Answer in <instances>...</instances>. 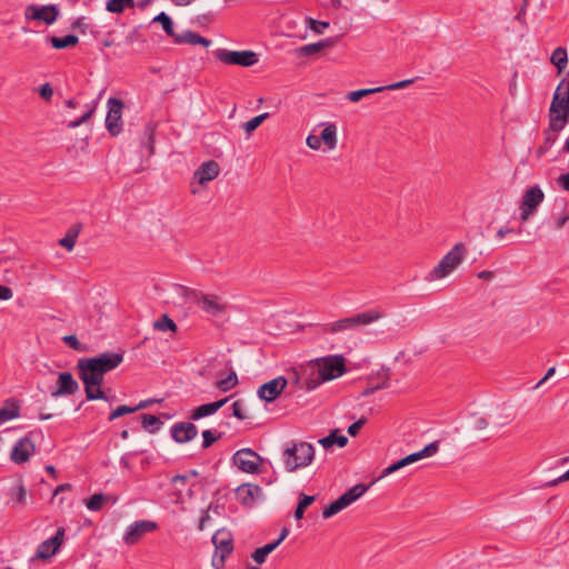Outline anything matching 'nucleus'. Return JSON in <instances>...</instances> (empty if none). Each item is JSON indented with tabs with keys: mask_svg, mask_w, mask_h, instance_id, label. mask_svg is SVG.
Segmentation results:
<instances>
[{
	"mask_svg": "<svg viewBox=\"0 0 569 569\" xmlns=\"http://www.w3.org/2000/svg\"><path fill=\"white\" fill-rule=\"evenodd\" d=\"M78 375L84 385L87 400H106L109 398L100 389L103 377L91 358H81L77 363Z\"/></svg>",
	"mask_w": 569,
	"mask_h": 569,
	"instance_id": "1",
	"label": "nucleus"
},
{
	"mask_svg": "<svg viewBox=\"0 0 569 569\" xmlns=\"http://www.w3.org/2000/svg\"><path fill=\"white\" fill-rule=\"evenodd\" d=\"M382 317L383 315L378 310H368L351 317L327 322L322 325V332L335 335L342 331L352 330L360 326H368L375 321L380 320Z\"/></svg>",
	"mask_w": 569,
	"mask_h": 569,
	"instance_id": "2",
	"label": "nucleus"
},
{
	"mask_svg": "<svg viewBox=\"0 0 569 569\" xmlns=\"http://www.w3.org/2000/svg\"><path fill=\"white\" fill-rule=\"evenodd\" d=\"M467 253L465 243H456L448 251L429 274V280H438L451 274L462 262Z\"/></svg>",
	"mask_w": 569,
	"mask_h": 569,
	"instance_id": "3",
	"label": "nucleus"
},
{
	"mask_svg": "<svg viewBox=\"0 0 569 569\" xmlns=\"http://www.w3.org/2000/svg\"><path fill=\"white\" fill-rule=\"evenodd\" d=\"M180 289L187 300L200 306L201 309L210 316H219L227 309V303L222 302L221 299L214 295L203 293L183 286H181Z\"/></svg>",
	"mask_w": 569,
	"mask_h": 569,
	"instance_id": "4",
	"label": "nucleus"
},
{
	"mask_svg": "<svg viewBox=\"0 0 569 569\" xmlns=\"http://www.w3.org/2000/svg\"><path fill=\"white\" fill-rule=\"evenodd\" d=\"M315 456V449L310 443L300 442L288 447L283 452L286 468L293 471L309 465Z\"/></svg>",
	"mask_w": 569,
	"mask_h": 569,
	"instance_id": "5",
	"label": "nucleus"
},
{
	"mask_svg": "<svg viewBox=\"0 0 569 569\" xmlns=\"http://www.w3.org/2000/svg\"><path fill=\"white\" fill-rule=\"evenodd\" d=\"M567 79H562L555 90L553 98L549 108V119L559 120L569 123V87L566 86Z\"/></svg>",
	"mask_w": 569,
	"mask_h": 569,
	"instance_id": "6",
	"label": "nucleus"
},
{
	"mask_svg": "<svg viewBox=\"0 0 569 569\" xmlns=\"http://www.w3.org/2000/svg\"><path fill=\"white\" fill-rule=\"evenodd\" d=\"M211 541L216 548L211 565L214 569H222L227 557L233 551L232 533L220 529L212 536Z\"/></svg>",
	"mask_w": 569,
	"mask_h": 569,
	"instance_id": "7",
	"label": "nucleus"
},
{
	"mask_svg": "<svg viewBox=\"0 0 569 569\" xmlns=\"http://www.w3.org/2000/svg\"><path fill=\"white\" fill-rule=\"evenodd\" d=\"M296 385L307 391L320 385V358L312 359L296 370Z\"/></svg>",
	"mask_w": 569,
	"mask_h": 569,
	"instance_id": "8",
	"label": "nucleus"
},
{
	"mask_svg": "<svg viewBox=\"0 0 569 569\" xmlns=\"http://www.w3.org/2000/svg\"><path fill=\"white\" fill-rule=\"evenodd\" d=\"M367 485H356L352 488H350L348 491H346L343 495H341L337 500L329 503L323 510H322V517L323 518H330L341 510L349 507L352 502L358 500L360 497H362L366 491L368 490Z\"/></svg>",
	"mask_w": 569,
	"mask_h": 569,
	"instance_id": "9",
	"label": "nucleus"
},
{
	"mask_svg": "<svg viewBox=\"0 0 569 569\" xmlns=\"http://www.w3.org/2000/svg\"><path fill=\"white\" fill-rule=\"evenodd\" d=\"M347 358L335 353L322 356V385L341 378L348 372Z\"/></svg>",
	"mask_w": 569,
	"mask_h": 569,
	"instance_id": "10",
	"label": "nucleus"
},
{
	"mask_svg": "<svg viewBox=\"0 0 569 569\" xmlns=\"http://www.w3.org/2000/svg\"><path fill=\"white\" fill-rule=\"evenodd\" d=\"M213 56L217 60L226 64H236L241 67H251L259 61L258 54L251 50L230 51L228 49L220 48L213 52Z\"/></svg>",
	"mask_w": 569,
	"mask_h": 569,
	"instance_id": "11",
	"label": "nucleus"
},
{
	"mask_svg": "<svg viewBox=\"0 0 569 569\" xmlns=\"http://www.w3.org/2000/svg\"><path fill=\"white\" fill-rule=\"evenodd\" d=\"M232 461L243 472L259 473L263 459L251 448H242L233 453Z\"/></svg>",
	"mask_w": 569,
	"mask_h": 569,
	"instance_id": "12",
	"label": "nucleus"
},
{
	"mask_svg": "<svg viewBox=\"0 0 569 569\" xmlns=\"http://www.w3.org/2000/svg\"><path fill=\"white\" fill-rule=\"evenodd\" d=\"M543 199L545 193L538 186L530 187L526 190L519 206L521 222L529 220V218L537 211Z\"/></svg>",
	"mask_w": 569,
	"mask_h": 569,
	"instance_id": "13",
	"label": "nucleus"
},
{
	"mask_svg": "<svg viewBox=\"0 0 569 569\" xmlns=\"http://www.w3.org/2000/svg\"><path fill=\"white\" fill-rule=\"evenodd\" d=\"M107 106L106 128L112 137H117L122 130V110L124 103L121 99L111 97L108 99Z\"/></svg>",
	"mask_w": 569,
	"mask_h": 569,
	"instance_id": "14",
	"label": "nucleus"
},
{
	"mask_svg": "<svg viewBox=\"0 0 569 569\" xmlns=\"http://www.w3.org/2000/svg\"><path fill=\"white\" fill-rule=\"evenodd\" d=\"M438 450H439V442L433 441V442L429 443L428 446H426L422 450H420L418 452H413V453L396 461L395 463L390 465L386 469H383V471L381 473V478L387 477V476H389V475H391V473L400 470L401 468H405L413 462H417L420 459L431 457Z\"/></svg>",
	"mask_w": 569,
	"mask_h": 569,
	"instance_id": "15",
	"label": "nucleus"
},
{
	"mask_svg": "<svg viewBox=\"0 0 569 569\" xmlns=\"http://www.w3.org/2000/svg\"><path fill=\"white\" fill-rule=\"evenodd\" d=\"M158 529L157 522L152 520H137L127 527L123 541L128 546H133L140 541V539L149 532Z\"/></svg>",
	"mask_w": 569,
	"mask_h": 569,
	"instance_id": "16",
	"label": "nucleus"
},
{
	"mask_svg": "<svg viewBox=\"0 0 569 569\" xmlns=\"http://www.w3.org/2000/svg\"><path fill=\"white\" fill-rule=\"evenodd\" d=\"M60 14L59 7L57 4L48 6H36L29 4L26 8V19L43 21L46 24H52L57 21Z\"/></svg>",
	"mask_w": 569,
	"mask_h": 569,
	"instance_id": "17",
	"label": "nucleus"
},
{
	"mask_svg": "<svg viewBox=\"0 0 569 569\" xmlns=\"http://www.w3.org/2000/svg\"><path fill=\"white\" fill-rule=\"evenodd\" d=\"M287 379L282 376H279L261 385L257 392L258 397L266 402H272L282 393L287 387Z\"/></svg>",
	"mask_w": 569,
	"mask_h": 569,
	"instance_id": "18",
	"label": "nucleus"
},
{
	"mask_svg": "<svg viewBox=\"0 0 569 569\" xmlns=\"http://www.w3.org/2000/svg\"><path fill=\"white\" fill-rule=\"evenodd\" d=\"M36 446L31 439V433L20 438L12 447L10 458L14 463H23L34 453Z\"/></svg>",
	"mask_w": 569,
	"mask_h": 569,
	"instance_id": "19",
	"label": "nucleus"
},
{
	"mask_svg": "<svg viewBox=\"0 0 569 569\" xmlns=\"http://www.w3.org/2000/svg\"><path fill=\"white\" fill-rule=\"evenodd\" d=\"M79 390V383L74 380L72 375L68 371L59 372L57 379V388L51 390L52 398L63 396H72Z\"/></svg>",
	"mask_w": 569,
	"mask_h": 569,
	"instance_id": "20",
	"label": "nucleus"
},
{
	"mask_svg": "<svg viewBox=\"0 0 569 569\" xmlns=\"http://www.w3.org/2000/svg\"><path fill=\"white\" fill-rule=\"evenodd\" d=\"M413 82H415V79H406V80H402V81H399V82H395V83H391V84H388V86H383V87H376V88H370V89H360V90H356V91L349 92L347 94V99L350 100L351 102H358L363 97H367L369 94L382 92L385 90L403 89V88L412 84Z\"/></svg>",
	"mask_w": 569,
	"mask_h": 569,
	"instance_id": "21",
	"label": "nucleus"
},
{
	"mask_svg": "<svg viewBox=\"0 0 569 569\" xmlns=\"http://www.w3.org/2000/svg\"><path fill=\"white\" fill-rule=\"evenodd\" d=\"M369 386L361 392L362 397H369L380 389L389 388L390 373L388 368H381L376 373L368 376Z\"/></svg>",
	"mask_w": 569,
	"mask_h": 569,
	"instance_id": "22",
	"label": "nucleus"
},
{
	"mask_svg": "<svg viewBox=\"0 0 569 569\" xmlns=\"http://www.w3.org/2000/svg\"><path fill=\"white\" fill-rule=\"evenodd\" d=\"M91 359L98 367L99 372L104 377L107 372L116 369L123 361V355L119 352H102Z\"/></svg>",
	"mask_w": 569,
	"mask_h": 569,
	"instance_id": "23",
	"label": "nucleus"
},
{
	"mask_svg": "<svg viewBox=\"0 0 569 569\" xmlns=\"http://www.w3.org/2000/svg\"><path fill=\"white\" fill-rule=\"evenodd\" d=\"M567 123L560 122L558 119H549V126L545 130V142L538 149V156H542L545 152H547L553 143L557 141L560 132L565 129Z\"/></svg>",
	"mask_w": 569,
	"mask_h": 569,
	"instance_id": "24",
	"label": "nucleus"
},
{
	"mask_svg": "<svg viewBox=\"0 0 569 569\" xmlns=\"http://www.w3.org/2000/svg\"><path fill=\"white\" fill-rule=\"evenodd\" d=\"M170 432L176 442L186 443L197 437L198 429L191 422H179L171 427Z\"/></svg>",
	"mask_w": 569,
	"mask_h": 569,
	"instance_id": "25",
	"label": "nucleus"
},
{
	"mask_svg": "<svg viewBox=\"0 0 569 569\" xmlns=\"http://www.w3.org/2000/svg\"><path fill=\"white\" fill-rule=\"evenodd\" d=\"M220 172L219 164L209 160L203 162L193 173V179L201 186L207 184L218 177Z\"/></svg>",
	"mask_w": 569,
	"mask_h": 569,
	"instance_id": "26",
	"label": "nucleus"
},
{
	"mask_svg": "<svg viewBox=\"0 0 569 569\" xmlns=\"http://www.w3.org/2000/svg\"><path fill=\"white\" fill-rule=\"evenodd\" d=\"M229 401V397H226L223 399H220L214 402H209L199 406L196 408L192 413L190 415V419L192 420H199L201 418L214 415L220 408H222L227 402Z\"/></svg>",
	"mask_w": 569,
	"mask_h": 569,
	"instance_id": "27",
	"label": "nucleus"
},
{
	"mask_svg": "<svg viewBox=\"0 0 569 569\" xmlns=\"http://www.w3.org/2000/svg\"><path fill=\"white\" fill-rule=\"evenodd\" d=\"M261 491V488L258 485L243 483L240 485L236 492L239 501L244 506H251L254 501L256 495Z\"/></svg>",
	"mask_w": 569,
	"mask_h": 569,
	"instance_id": "28",
	"label": "nucleus"
},
{
	"mask_svg": "<svg viewBox=\"0 0 569 569\" xmlns=\"http://www.w3.org/2000/svg\"><path fill=\"white\" fill-rule=\"evenodd\" d=\"M176 43L182 44L188 43L192 46H202V47H210L212 41L210 39H207L202 36H200L197 32H193L191 30H186L182 33H179V37L176 38Z\"/></svg>",
	"mask_w": 569,
	"mask_h": 569,
	"instance_id": "29",
	"label": "nucleus"
},
{
	"mask_svg": "<svg viewBox=\"0 0 569 569\" xmlns=\"http://www.w3.org/2000/svg\"><path fill=\"white\" fill-rule=\"evenodd\" d=\"M47 41L57 50L74 47L79 43V38L76 34H67L64 37H48Z\"/></svg>",
	"mask_w": 569,
	"mask_h": 569,
	"instance_id": "30",
	"label": "nucleus"
},
{
	"mask_svg": "<svg viewBox=\"0 0 569 569\" xmlns=\"http://www.w3.org/2000/svg\"><path fill=\"white\" fill-rule=\"evenodd\" d=\"M338 138H337V126L335 123H327L322 129V144L329 151H332L337 148Z\"/></svg>",
	"mask_w": 569,
	"mask_h": 569,
	"instance_id": "31",
	"label": "nucleus"
},
{
	"mask_svg": "<svg viewBox=\"0 0 569 569\" xmlns=\"http://www.w3.org/2000/svg\"><path fill=\"white\" fill-rule=\"evenodd\" d=\"M550 62L557 68V73L561 74L568 64L567 50L563 47L556 48L551 53Z\"/></svg>",
	"mask_w": 569,
	"mask_h": 569,
	"instance_id": "32",
	"label": "nucleus"
},
{
	"mask_svg": "<svg viewBox=\"0 0 569 569\" xmlns=\"http://www.w3.org/2000/svg\"><path fill=\"white\" fill-rule=\"evenodd\" d=\"M348 443V438L343 435H340L338 430H333L329 436L322 438V448L329 449L333 445L342 448Z\"/></svg>",
	"mask_w": 569,
	"mask_h": 569,
	"instance_id": "33",
	"label": "nucleus"
},
{
	"mask_svg": "<svg viewBox=\"0 0 569 569\" xmlns=\"http://www.w3.org/2000/svg\"><path fill=\"white\" fill-rule=\"evenodd\" d=\"M153 22H159L167 36L172 38L176 42V38L179 37V34L174 32L172 19L166 12H160L158 16H156L153 18Z\"/></svg>",
	"mask_w": 569,
	"mask_h": 569,
	"instance_id": "34",
	"label": "nucleus"
},
{
	"mask_svg": "<svg viewBox=\"0 0 569 569\" xmlns=\"http://www.w3.org/2000/svg\"><path fill=\"white\" fill-rule=\"evenodd\" d=\"M142 428L149 433H156L163 425V422L153 415L143 413L141 415Z\"/></svg>",
	"mask_w": 569,
	"mask_h": 569,
	"instance_id": "35",
	"label": "nucleus"
},
{
	"mask_svg": "<svg viewBox=\"0 0 569 569\" xmlns=\"http://www.w3.org/2000/svg\"><path fill=\"white\" fill-rule=\"evenodd\" d=\"M126 41H127L128 44L137 46L133 49L134 52H142V50L144 48V43L147 42L144 36L142 34V32L138 28H134L127 36Z\"/></svg>",
	"mask_w": 569,
	"mask_h": 569,
	"instance_id": "36",
	"label": "nucleus"
},
{
	"mask_svg": "<svg viewBox=\"0 0 569 569\" xmlns=\"http://www.w3.org/2000/svg\"><path fill=\"white\" fill-rule=\"evenodd\" d=\"M133 0H108L106 10L111 13H121L126 8H133Z\"/></svg>",
	"mask_w": 569,
	"mask_h": 569,
	"instance_id": "37",
	"label": "nucleus"
},
{
	"mask_svg": "<svg viewBox=\"0 0 569 569\" xmlns=\"http://www.w3.org/2000/svg\"><path fill=\"white\" fill-rule=\"evenodd\" d=\"M316 500V496H308L301 493L299 496V501L297 508L295 510V518L300 520L303 518L305 510Z\"/></svg>",
	"mask_w": 569,
	"mask_h": 569,
	"instance_id": "38",
	"label": "nucleus"
},
{
	"mask_svg": "<svg viewBox=\"0 0 569 569\" xmlns=\"http://www.w3.org/2000/svg\"><path fill=\"white\" fill-rule=\"evenodd\" d=\"M154 131H156V124L152 122H149L144 127V137L146 141L142 142V144L148 149L149 154L154 153Z\"/></svg>",
	"mask_w": 569,
	"mask_h": 569,
	"instance_id": "39",
	"label": "nucleus"
},
{
	"mask_svg": "<svg viewBox=\"0 0 569 569\" xmlns=\"http://www.w3.org/2000/svg\"><path fill=\"white\" fill-rule=\"evenodd\" d=\"M237 385H238V376L233 370H231V372L228 375V377H226L221 380H218L216 382V387L223 392L231 390Z\"/></svg>",
	"mask_w": 569,
	"mask_h": 569,
	"instance_id": "40",
	"label": "nucleus"
},
{
	"mask_svg": "<svg viewBox=\"0 0 569 569\" xmlns=\"http://www.w3.org/2000/svg\"><path fill=\"white\" fill-rule=\"evenodd\" d=\"M26 488L21 481L10 489L9 496L16 505H23L26 502Z\"/></svg>",
	"mask_w": 569,
	"mask_h": 569,
	"instance_id": "41",
	"label": "nucleus"
},
{
	"mask_svg": "<svg viewBox=\"0 0 569 569\" xmlns=\"http://www.w3.org/2000/svg\"><path fill=\"white\" fill-rule=\"evenodd\" d=\"M108 499L109 497L103 493H94L87 500L86 506L91 511H98Z\"/></svg>",
	"mask_w": 569,
	"mask_h": 569,
	"instance_id": "42",
	"label": "nucleus"
},
{
	"mask_svg": "<svg viewBox=\"0 0 569 569\" xmlns=\"http://www.w3.org/2000/svg\"><path fill=\"white\" fill-rule=\"evenodd\" d=\"M153 327L160 331H177L176 322L169 318L168 315H162L160 319H158Z\"/></svg>",
	"mask_w": 569,
	"mask_h": 569,
	"instance_id": "43",
	"label": "nucleus"
},
{
	"mask_svg": "<svg viewBox=\"0 0 569 569\" xmlns=\"http://www.w3.org/2000/svg\"><path fill=\"white\" fill-rule=\"evenodd\" d=\"M269 117L268 112L261 113L259 116L253 117L249 121L244 122L242 124L244 131L248 136L251 134L252 131H254L267 118Z\"/></svg>",
	"mask_w": 569,
	"mask_h": 569,
	"instance_id": "44",
	"label": "nucleus"
},
{
	"mask_svg": "<svg viewBox=\"0 0 569 569\" xmlns=\"http://www.w3.org/2000/svg\"><path fill=\"white\" fill-rule=\"evenodd\" d=\"M56 553L53 546L50 545V542L44 540L40 543V546L37 549V558L39 559H49Z\"/></svg>",
	"mask_w": 569,
	"mask_h": 569,
	"instance_id": "45",
	"label": "nucleus"
},
{
	"mask_svg": "<svg viewBox=\"0 0 569 569\" xmlns=\"http://www.w3.org/2000/svg\"><path fill=\"white\" fill-rule=\"evenodd\" d=\"M96 108H97V103H93L80 118L70 121L68 123V127L74 129V128H78L81 124L86 123L94 113Z\"/></svg>",
	"mask_w": 569,
	"mask_h": 569,
	"instance_id": "46",
	"label": "nucleus"
},
{
	"mask_svg": "<svg viewBox=\"0 0 569 569\" xmlns=\"http://www.w3.org/2000/svg\"><path fill=\"white\" fill-rule=\"evenodd\" d=\"M17 417H19V408L17 406H13L11 408H0V423H3Z\"/></svg>",
	"mask_w": 569,
	"mask_h": 569,
	"instance_id": "47",
	"label": "nucleus"
},
{
	"mask_svg": "<svg viewBox=\"0 0 569 569\" xmlns=\"http://www.w3.org/2000/svg\"><path fill=\"white\" fill-rule=\"evenodd\" d=\"M136 412L134 410V407H130V406H126V405H122V406H119L118 408H116L109 416L108 420L109 421H113L124 415H129V413H133Z\"/></svg>",
	"mask_w": 569,
	"mask_h": 569,
	"instance_id": "48",
	"label": "nucleus"
},
{
	"mask_svg": "<svg viewBox=\"0 0 569 569\" xmlns=\"http://www.w3.org/2000/svg\"><path fill=\"white\" fill-rule=\"evenodd\" d=\"M222 437V433H218V435H214L211 430H204L202 431V438H203V442H202V447L204 449L211 447L218 439H220Z\"/></svg>",
	"mask_w": 569,
	"mask_h": 569,
	"instance_id": "49",
	"label": "nucleus"
},
{
	"mask_svg": "<svg viewBox=\"0 0 569 569\" xmlns=\"http://www.w3.org/2000/svg\"><path fill=\"white\" fill-rule=\"evenodd\" d=\"M317 52H320V41L313 42V43H310V44H306V46L300 47L299 49H297V54L299 57L309 56V54H313V53H317Z\"/></svg>",
	"mask_w": 569,
	"mask_h": 569,
	"instance_id": "50",
	"label": "nucleus"
},
{
	"mask_svg": "<svg viewBox=\"0 0 569 569\" xmlns=\"http://www.w3.org/2000/svg\"><path fill=\"white\" fill-rule=\"evenodd\" d=\"M63 342L71 349L76 350V351H83V346L82 343L79 341V339L77 338L76 335H69V336H64L62 338Z\"/></svg>",
	"mask_w": 569,
	"mask_h": 569,
	"instance_id": "51",
	"label": "nucleus"
},
{
	"mask_svg": "<svg viewBox=\"0 0 569 569\" xmlns=\"http://www.w3.org/2000/svg\"><path fill=\"white\" fill-rule=\"evenodd\" d=\"M343 37V32L339 33L335 37H328L322 38V56L325 54V51L329 48H332L336 46V43Z\"/></svg>",
	"mask_w": 569,
	"mask_h": 569,
	"instance_id": "52",
	"label": "nucleus"
},
{
	"mask_svg": "<svg viewBox=\"0 0 569 569\" xmlns=\"http://www.w3.org/2000/svg\"><path fill=\"white\" fill-rule=\"evenodd\" d=\"M38 91H39L40 97L43 100H46V101L51 100L52 94H53V89L49 82L41 84Z\"/></svg>",
	"mask_w": 569,
	"mask_h": 569,
	"instance_id": "53",
	"label": "nucleus"
},
{
	"mask_svg": "<svg viewBox=\"0 0 569 569\" xmlns=\"http://www.w3.org/2000/svg\"><path fill=\"white\" fill-rule=\"evenodd\" d=\"M232 415L239 420L246 419V415L243 413V403L241 400H237L232 403Z\"/></svg>",
	"mask_w": 569,
	"mask_h": 569,
	"instance_id": "54",
	"label": "nucleus"
},
{
	"mask_svg": "<svg viewBox=\"0 0 569 569\" xmlns=\"http://www.w3.org/2000/svg\"><path fill=\"white\" fill-rule=\"evenodd\" d=\"M267 557L268 555L262 547L257 548L251 555V558L258 565H262L266 561Z\"/></svg>",
	"mask_w": 569,
	"mask_h": 569,
	"instance_id": "55",
	"label": "nucleus"
},
{
	"mask_svg": "<svg viewBox=\"0 0 569 569\" xmlns=\"http://www.w3.org/2000/svg\"><path fill=\"white\" fill-rule=\"evenodd\" d=\"M307 146L313 150L320 149V134L310 133L307 137Z\"/></svg>",
	"mask_w": 569,
	"mask_h": 569,
	"instance_id": "56",
	"label": "nucleus"
},
{
	"mask_svg": "<svg viewBox=\"0 0 569 569\" xmlns=\"http://www.w3.org/2000/svg\"><path fill=\"white\" fill-rule=\"evenodd\" d=\"M76 240L77 239L67 233L62 239L59 240V244L66 248L68 251H71L76 244Z\"/></svg>",
	"mask_w": 569,
	"mask_h": 569,
	"instance_id": "57",
	"label": "nucleus"
},
{
	"mask_svg": "<svg viewBox=\"0 0 569 569\" xmlns=\"http://www.w3.org/2000/svg\"><path fill=\"white\" fill-rule=\"evenodd\" d=\"M365 423H366V419L365 418L359 419L358 421H356V422H353L352 425L349 426L348 433L350 436H352V437L357 436V433L363 427Z\"/></svg>",
	"mask_w": 569,
	"mask_h": 569,
	"instance_id": "58",
	"label": "nucleus"
},
{
	"mask_svg": "<svg viewBox=\"0 0 569 569\" xmlns=\"http://www.w3.org/2000/svg\"><path fill=\"white\" fill-rule=\"evenodd\" d=\"M306 27L315 31L316 33H320V20L306 17L305 18Z\"/></svg>",
	"mask_w": 569,
	"mask_h": 569,
	"instance_id": "59",
	"label": "nucleus"
},
{
	"mask_svg": "<svg viewBox=\"0 0 569 569\" xmlns=\"http://www.w3.org/2000/svg\"><path fill=\"white\" fill-rule=\"evenodd\" d=\"M211 509H213L212 505H210L207 510L202 511V515H201L200 520H199V526H198L199 530H203L206 528L207 522L210 520L209 511Z\"/></svg>",
	"mask_w": 569,
	"mask_h": 569,
	"instance_id": "60",
	"label": "nucleus"
},
{
	"mask_svg": "<svg viewBox=\"0 0 569 569\" xmlns=\"http://www.w3.org/2000/svg\"><path fill=\"white\" fill-rule=\"evenodd\" d=\"M13 296L11 288L0 284V300H9Z\"/></svg>",
	"mask_w": 569,
	"mask_h": 569,
	"instance_id": "61",
	"label": "nucleus"
},
{
	"mask_svg": "<svg viewBox=\"0 0 569 569\" xmlns=\"http://www.w3.org/2000/svg\"><path fill=\"white\" fill-rule=\"evenodd\" d=\"M558 183L560 184V187L563 190L569 191V172L566 174L559 176Z\"/></svg>",
	"mask_w": 569,
	"mask_h": 569,
	"instance_id": "62",
	"label": "nucleus"
},
{
	"mask_svg": "<svg viewBox=\"0 0 569 569\" xmlns=\"http://www.w3.org/2000/svg\"><path fill=\"white\" fill-rule=\"evenodd\" d=\"M488 420L483 417H478L476 420H475V429L476 430H483L488 427Z\"/></svg>",
	"mask_w": 569,
	"mask_h": 569,
	"instance_id": "63",
	"label": "nucleus"
},
{
	"mask_svg": "<svg viewBox=\"0 0 569 569\" xmlns=\"http://www.w3.org/2000/svg\"><path fill=\"white\" fill-rule=\"evenodd\" d=\"M477 276L481 280L490 281L493 279L495 273H493V271H490V270H483V271H480Z\"/></svg>",
	"mask_w": 569,
	"mask_h": 569,
	"instance_id": "64",
	"label": "nucleus"
}]
</instances>
